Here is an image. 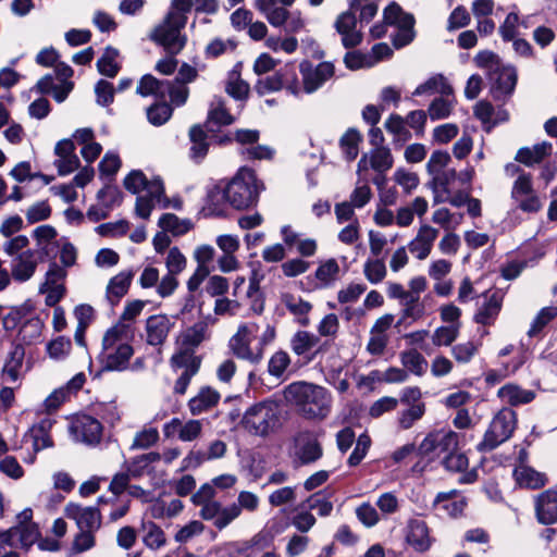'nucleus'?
Masks as SVG:
<instances>
[{
    "instance_id": "nucleus-6",
    "label": "nucleus",
    "mask_w": 557,
    "mask_h": 557,
    "mask_svg": "<svg viewBox=\"0 0 557 557\" xmlns=\"http://www.w3.org/2000/svg\"><path fill=\"white\" fill-rule=\"evenodd\" d=\"M228 203L235 209H246L257 202L260 188L256 173L248 168H240L231 181H225Z\"/></svg>"
},
{
    "instance_id": "nucleus-34",
    "label": "nucleus",
    "mask_w": 557,
    "mask_h": 557,
    "mask_svg": "<svg viewBox=\"0 0 557 557\" xmlns=\"http://www.w3.org/2000/svg\"><path fill=\"white\" fill-rule=\"evenodd\" d=\"M406 540L417 552H425L431 546L429 529L422 520H411L408 525Z\"/></svg>"
},
{
    "instance_id": "nucleus-15",
    "label": "nucleus",
    "mask_w": 557,
    "mask_h": 557,
    "mask_svg": "<svg viewBox=\"0 0 557 557\" xmlns=\"http://www.w3.org/2000/svg\"><path fill=\"white\" fill-rule=\"evenodd\" d=\"M210 331L208 321H198L191 326L183 331L178 337V348L174 355H187L195 360H201L199 356L195 354L196 348L209 339Z\"/></svg>"
},
{
    "instance_id": "nucleus-43",
    "label": "nucleus",
    "mask_w": 557,
    "mask_h": 557,
    "mask_svg": "<svg viewBox=\"0 0 557 557\" xmlns=\"http://www.w3.org/2000/svg\"><path fill=\"white\" fill-rule=\"evenodd\" d=\"M513 476L520 486L533 490L544 486L546 481L543 473L524 465H520L515 469Z\"/></svg>"
},
{
    "instance_id": "nucleus-8",
    "label": "nucleus",
    "mask_w": 557,
    "mask_h": 557,
    "mask_svg": "<svg viewBox=\"0 0 557 557\" xmlns=\"http://www.w3.org/2000/svg\"><path fill=\"white\" fill-rule=\"evenodd\" d=\"M385 26L394 27L388 36L395 49L408 46L416 37L413 15L404 12L396 2L385 7Z\"/></svg>"
},
{
    "instance_id": "nucleus-44",
    "label": "nucleus",
    "mask_w": 557,
    "mask_h": 557,
    "mask_svg": "<svg viewBox=\"0 0 557 557\" xmlns=\"http://www.w3.org/2000/svg\"><path fill=\"white\" fill-rule=\"evenodd\" d=\"M283 304L287 310L296 317L297 321L306 326L309 324L308 313L311 310V305L300 297L292 294H285L282 298Z\"/></svg>"
},
{
    "instance_id": "nucleus-39",
    "label": "nucleus",
    "mask_w": 557,
    "mask_h": 557,
    "mask_svg": "<svg viewBox=\"0 0 557 557\" xmlns=\"http://www.w3.org/2000/svg\"><path fill=\"white\" fill-rule=\"evenodd\" d=\"M502 301L503 297L497 292L486 296V301L475 313L474 321L483 325L492 324L500 311Z\"/></svg>"
},
{
    "instance_id": "nucleus-48",
    "label": "nucleus",
    "mask_w": 557,
    "mask_h": 557,
    "mask_svg": "<svg viewBox=\"0 0 557 557\" xmlns=\"http://www.w3.org/2000/svg\"><path fill=\"white\" fill-rule=\"evenodd\" d=\"M143 542L152 550H158L166 544V536L164 531L154 522H143Z\"/></svg>"
},
{
    "instance_id": "nucleus-42",
    "label": "nucleus",
    "mask_w": 557,
    "mask_h": 557,
    "mask_svg": "<svg viewBox=\"0 0 557 557\" xmlns=\"http://www.w3.org/2000/svg\"><path fill=\"white\" fill-rule=\"evenodd\" d=\"M234 117L227 112L224 101L221 98H215L211 103L207 119V127L209 131L214 132V127L231 125Z\"/></svg>"
},
{
    "instance_id": "nucleus-23",
    "label": "nucleus",
    "mask_w": 557,
    "mask_h": 557,
    "mask_svg": "<svg viewBox=\"0 0 557 557\" xmlns=\"http://www.w3.org/2000/svg\"><path fill=\"white\" fill-rule=\"evenodd\" d=\"M173 326L174 322L166 314L150 315L145 325L146 343L150 346H162Z\"/></svg>"
},
{
    "instance_id": "nucleus-63",
    "label": "nucleus",
    "mask_w": 557,
    "mask_h": 557,
    "mask_svg": "<svg viewBox=\"0 0 557 557\" xmlns=\"http://www.w3.org/2000/svg\"><path fill=\"white\" fill-rule=\"evenodd\" d=\"M172 113L171 106L165 102L152 104L147 109L148 121L156 126L164 124L172 116Z\"/></svg>"
},
{
    "instance_id": "nucleus-49",
    "label": "nucleus",
    "mask_w": 557,
    "mask_h": 557,
    "mask_svg": "<svg viewBox=\"0 0 557 557\" xmlns=\"http://www.w3.org/2000/svg\"><path fill=\"white\" fill-rule=\"evenodd\" d=\"M400 360L407 370L418 376H422L428 370L426 359L417 349L403 351Z\"/></svg>"
},
{
    "instance_id": "nucleus-12",
    "label": "nucleus",
    "mask_w": 557,
    "mask_h": 557,
    "mask_svg": "<svg viewBox=\"0 0 557 557\" xmlns=\"http://www.w3.org/2000/svg\"><path fill=\"white\" fill-rule=\"evenodd\" d=\"M258 331L255 323H244L237 329V332L231 337L228 346L232 352L239 359L247 360L251 363H259L262 359L261 351H252L250 344Z\"/></svg>"
},
{
    "instance_id": "nucleus-9",
    "label": "nucleus",
    "mask_w": 557,
    "mask_h": 557,
    "mask_svg": "<svg viewBox=\"0 0 557 557\" xmlns=\"http://www.w3.org/2000/svg\"><path fill=\"white\" fill-rule=\"evenodd\" d=\"M516 424L517 414L512 409L504 408L498 411L490 423L482 442L478 444V450L485 453L495 449L511 437Z\"/></svg>"
},
{
    "instance_id": "nucleus-37",
    "label": "nucleus",
    "mask_w": 557,
    "mask_h": 557,
    "mask_svg": "<svg viewBox=\"0 0 557 557\" xmlns=\"http://www.w3.org/2000/svg\"><path fill=\"white\" fill-rule=\"evenodd\" d=\"M34 314V306L27 300L18 306L10 308L9 312L2 318V325L5 331H14L17 326Z\"/></svg>"
},
{
    "instance_id": "nucleus-45",
    "label": "nucleus",
    "mask_w": 557,
    "mask_h": 557,
    "mask_svg": "<svg viewBox=\"0 0 557 557\" xmlns=\"http://www.w3.org/2000/svg\"><path fill=\"white\" fill-rule=\"evenodd\" d=\"M58 233L55 228L51 225L45 224L37 226L33 231V237L36 240V249L39 253L45 257L51 256V246L53 245V240L55 239Z\"/></svg>"
},
{
    "instance_id": "nucleus-17",
    "label": "nucleus",
    "mask_w": 557,
    "mask_h": 557,
    "mask_svg": "<svg viewBox=\"0 0 557 557\" xmlns=\"http://www.w3.org/2000/svg\"><path fill=\"white\" fill-rule=\"evenodd\" d=\"M300 73L302 76V84L300 83L302 94H312L333 77L334 65L331 62H321L317 66H312L309 62H302Z\"/></svg>"
},
{
    "instance_id": "nucleus-16",
    "label": "nucleus",
    "mask_w": 557,
    "mask_h": 557,
    "mask_svg": "<svg viewBox=\"0 0 557 557\" xmlns=\"http://www.w3.org/2000/svg\"><path fill=\"white\" fill-rule=\"evenodd\" d=\"M70 434L75 442L96 445L101 440L102 425L91 416H78L71 422Z\"/></svg>"
},
{
    "instance_id": "nucleus-10",
    "label": "nucleus",
    "mask_w": 557,
    "mask_h": 557,
    "mask_svg": "<svg viewBox=\"0 0 557 557\" xmlns=\"http://www.w3.org/2000/svg\"><path fill=\"white\" fill-rule=\"evenodd\" d=\"M260 96L286 90L288 94L299 97L302 95L300 81L298 79L297 69L294 63L285 64L272 75L259 78L255 86Z\"/></svg>"
},
{
    "instance_id": "nucleus-61",
    "label": "nucleus",
    "mask_w": 557,
    "mask_h": 557,
    "mask_svg": "<svg viewBox=\"0 0 557 557\" xmlns=\"http://www.w3.org/2000/svg\"><path fill=\"white\" fill-rule=\"evenodd\" d=\"M297 486H284L273 491L269 497V504L273 507H281L293 504L297 498Z\"/></svg>"
},
{
    "instance_id": "nucleus-56",
    "label": "nucleus",
    "mask_w": 557,
    "mask_h": 557,
    "mask_svg": "<svg viewBox=\"0 0 557 557\" xmlns=\"http://www.w3.org/2000/svg\"><path fill=\"white\" fill-rule=\"evenodd\" d=\"M317 342L318 338L313 334L306 331H298L290 339V348L296 355L302 356L310 351Z\"/></svg>"
},
{
    "instance_id": "nucleus-5",
    "label": "nucleus",
    "mask_w": 557,
    "mask_h": 557,
    "mask_svg": "<svg viewBox=\"0 0 557 557\" xmlns=\"http://www.w3.org/2000/svg\"><path fill=\"white\" fill-rule=\"evenodd\" d=\"M187 16L177 12H168L164 18L153 27L149 38L156 45L162 47L168 54H178L187 44L184 28Z\"/></svg>"
},
{
    "instance_id": "nucleus-18",
    "label": "nucleus",
    "mask_w": 557,
    "mask_h": 557,
    "mask_svg": "<svg viewBox=\"0 0 557 557\" xmlns=\"http://www.w3.org/2000/svg\"><path fill=\"white\" fill-rule=\"evenodd\" d=\"M46 257L35 249H26L16 255L11 261V275L20 283L29 281Z\"/></svg>"
},
{
    "instance_id": "nucleus-32",
    "label": "nucleus",
    "mask_w": 557,
    "mask_h": 557,
    "mask_svg": "<svg viewBox=\"0 0 557 557\" xmlns=\"http://www.w3.org/2000/svg\"><path fill=\"white\" fill-rule=\"evenodd\" d=\"M25 349L22 344H14L10 350L3 367V377L11 383H16L22 376V367Z\"/></svg>"
},
{
    "instance_id": "nucleus-52",
    "label": "nucleus",
    "mask_w": 557,
    "mask_h": 557,
    "mask_svg": "<svg viewBox=\"0 0 557 557\" xmlns=\"http://www.w3.org/2000/svg\"><path fill=\"white\" fill-rule=\"evenodd\" d=\"M361 135L356 128H349L341 138L339 145L343 154L348 161H352L359 153Z\"/></svg>"
},
{
    "instance_id": "nucleus-30",
    "label": "nucleus",
    "mask_w": 557,
    "mask_h": 557,
    "mask_svg": "<svg viewBox=\"0 0 557 557\" xmlns=\"http://www.w3.org/2000/svg\"><path fill=\"white\" fill-rule=\"evenodd\" d=\"M133 276V271H122L109 281L106 290V298L111 306L117 305L127 294Z\"/></svg>"
},
{
    "instance_id": "nucleus-33",
    "label": "nucleus",
    "mask_w": 557,
    "mask_h": 557,
    "mask_svg": "<svg viewBox=\"0 0 557 557\" xmlns=\"http://www.w3.org/2000/svg\"><path fill=\"white\" fill-rule=\"evenodd\" d=\"M220 397L218 391L210 386H203L199 389L198 394L188 401V408L191 414H201L216 406Z\"/></svg>"
},
{
    "instance_id": "nucleus-60",
    "label": "nucleus",
    "mask_w": 557,
    "mask_h": 557,
    "mask_svg": "<svg viewBox=\"0 0 557 557\" xmlns=\"http://www.w3.org/2000/svg\"><path fill=\"white\" fill-rule=\"evenodd\" d=\"M436 435V445H437V456L440 455H448L458 449V434L454 431L448 432H438L435 431Z\"/></svg>"
},
{
    "instance_id": "nucleus-57",
    "label": "nucleus",
    "mask_w": 557,
    "mask_h": 557,
    "mask_svg": "<svg viewBox=\"0 0 557 557\" xmlns=\"http://www.w3.org/2000/svg\"><path fill=\"white\" fill-rule=\"evenodd\" d=\"M406 124V121L396 114H392L385 123V128L394 134L395 139L399 146H403V144H405L411 137V133L407 128Z\"/></svg>"
},
{
    "instance_id": "nucleus-58",
    "label": "nucleus",
    "mask_w": 557,
    "mask_h": 557,
    "mask_svg": "<svg viewBox=\"0 0 557 557\" xmlns=\"http://www.w3.org/2000/svg\"><path fill=\"white\" fill-rule=\"evenodd\" d=\"M389 295L394 298H399L406 306L405 315L417 317L419 312H414L416 304L419 297L412 293L405 290L400 285L393 284L389 286Z\"/></svg>"
},
{
    "instance_id": "nucleus-53",
    "label": "nucleus",
    "mask_w": 557,
    "mask_h": 557,
    "mask_svg": "<svg viewBox=\"0 0 557 557\" xmlns=\"http://www.w3.org/2000/svg\"><path fill=\"white\" fill-rule=\"evenodd\" d=\"M338 273L339 265L335 259L331 258L320 263L315 270V277L321 287H326L336 281Z\"/></svg>"
},
{
    "instance_id": "nucleus-21",
    "label": "nucleus",
    "mask_w": 557,
    "mask_h": 557,
    "mask_svg": "<svg viewBox=\"0 0 557 557\" xmlns=\"http://www.w3.org/2000/svg\"><path fill=\"white\" fill-rule=\"evenodd\" d=\"M65 515L76 522L79 530L98 531L101 527V515L97 507H83L70 503L65 507Z\"/></svg>"
},
{
    "instance_id": "nucleus-14",
    "label": "nucleus",
    "mask_w": 557,
    "mask_h": 557,
    "mask_svg": "<svg viewBox=\"0 0 557 557\" xmlns=\"http://www.w3.org/2000/svg\"><path fill=\"white\" fill-rule=\"evenodd\" d=\"M487 76L491 82V94L495 100L506 101L513 94L518 79L515 66L502 63Z\"/></svg>"
},
{
    "instance_id": "nucleus-31",
    "label": "nucleus",
    "mask_w": 557,
    "mask_h": 557,
    "mask_svg": "<svg viewBox=\"0 0 557 557\" xmlns=\"http://www.w3.org/2000/svg\"><path fill=\"white\" fill-rule=\"evenodd\" d=\"M226 444L223 441L216 440L210 443L208 450L190 451L184 459V468H197L203 461L221 458L225 455Z\"/></svg>"
},
{
    "instance_id": "nucleus-20",
    "label": "nucleus",
    "mask_w": 557,
    "mask_h": 557,
    "mask_svg": "<svg viewBox=\"0 0 557 557\" xmlns=\"http://www.w3.org/2000/svg\"><path fill=\"white\" fill-rule=\"evenodd\" d=\"M170 363L174 371L182 370V373L175 382L174 392L183 395L186 393L191 377L199 371L201 360H195L187 355H173Z\"/></svg>"
},
{
    "instance_id": "nucleus-36",
    "label": "nucleus",
    "mask_w": 557,
    "mask_h": 557,
    "mask_svg": "<svg viewBox=\"0 0 557 557\" xmlns=\"http://www.w3.org/2000/svg\"><path fill=\"white\" fill-rule=\"evenodd\" d=\"M434 506L438 511H444L450 517H457L462 513L466 502L462 497H458L457 491L453 490L447 493H438L434 499Z\"/></svg>"
},
{
    "instance_id": "nucleus-64",
    "label": "nucleus",
    "mask_w": 557,
    "mask_h": 557,
    "mask_svg": "<svg viewBox=\"0 0 557 557\" xmlns=\"http://www.w3.org/2000/svg\"><path fill=\"white\" fill-rule=\"evenodd\" d=\"M557 317V307L550 306L543 308L535 317L528 335L533 337L537 335L553 319Z\"/></svg>"
},
{
    "instance_id": "nucleus-2",
    "label": "nucleus",
    "mask_w": 557,
    "mask_h": 557,
    "mask_svg": "<svg viewBox=\"0 0 557 557\" xmlns=\"http://www.w3.org/2000/svg\"><path fill=\"white\" fill-rule=\"evenodd\" d=\"M283 396L305 418L324 419L331 412V393L320 385L305 381L293 382L284 388Z\"/></svg>"
},
{
    "instance_id": "nucleus-54",
    "label": "nucleus",
    "mask_w": 557,
    "mask_h": 557,
    "mask_svg": "<svg viewBox=\"0 0 557 557\" xmlns=\"http://www.w3.org/2000/svg\"><path fill=\"white\" fill-rule=\"evenodd\" d=\"M425 413V404H414L408 406L407 409L399 412L397 417V425L401 430L410 429Z\"/></svg>"
},
{
    "instance_id": "nucleus-7",
    "label": "nucleus",
    "mask_w": 557,
    "mask_h": 557,
    "mask_svg": "<svg viewBox=\"0 0 557 557\" xmlns=\"http://www.w3.org/2000/svg\"><path fill=\"white\" fill-rule=\"evenodd\" d=\"M242 423L250 434L267 436L278 426L280 407L273 400L257 403L245 411Z\"/></svg>"
},
{
    "instance_id": "nucleus-51",
    "label": "nucleus",
    "mask_w": 557,
    "mask_h": 557,
    "mask_svg": "<svg viewBox=\"0 0 557 557\" xmlns=\"http://www.w3.org/2000/svg\"><path fill=\"white\" fill-rule=\"evenodd\" d=\"M119 51L113 47H107L102 57L97 61V69L101 75L115 77L120 71L117 63Z\"/></svg>"
},
{
    "instance_id": "nucleus-26",
    "label": "nucleus",
    "mask_w": 557,
    "mask_h": 557,
    "mask_svg": "<svg viewBox=\"0 0 557 557\" xmlns=\"http://www.w3.org/2000/svg\"><path fill=\"white\" fill-rule=\"evenodd\" d=\"M383 59V42L375 44L371 52L362 53L358 50L348 51L344 57L345 65L349 70L372 67Z\"/></svg>"
},
{
    "instance_id": "nucleus-35",
    "label": "nucleus",
    "mask_w": 557,
    "mask_h": 557,
    "mask_svg": "<svg viewBox=\"0 0 557 557\" xmlns=\"http://www.w3.org/2000/svg\"><path fill=\"white\" fill-rule=\"evenodd\" d=\"M552 150L553 145L548 141H543L534 145L532 148L524 147L519 149L515 159L527 166H532L542 162L552 153Z\"/></svg>"
},
{
    "instance_id": "nucleus-22",
    "label": "nucleus",
    "mask_w": 557,
    "mask_h": 557,
    "mask_svg": "<svg viewBox=\"0 0 557 557\" xmlns=\"http://www.w3.org/2000/svg\"><path fill=\"white\" fill-rule=\"evenodd\" d=\"M357 9H348L341 13L335 21V28L342 37V44L345 48H354L362 40L361 33L357 29V18L355 12Z\"/></svg>"
},
{
    "instance_id": "nucleus-40",
    "label": "nucleus",
    "mask_w": 557,
    "mask_h": 557,
    "mask_svg": "<svg viewBox=\"0 0 557 557\" xmlns=\"http://www.w3.org/2000/svg\"><path fill=\"white\" fill-rule=\"evenodd\" d=\"M44 329V322L37 315H32L25 320L18 330V338L21 344L33 345L40 342Z\"/></svg>"
},
{
    "instance_id": "nucleus-24",
    "label": "nucleus",
    "mask_w": 557,
    "mask_h": 557,
    "mask_svg": "<svg viewBox=\"0 0 557 557\" xmlns=\"http://www.w3.org/2000/svg\"><path fill=\"white\" fill-rule=\"evenodd\" d=\"M295 456L301 465H308L321 458V445L312 433L299 432L295 436Z\"/></svg>"
},
{
    "instance_id": "nucleus-4",
    "label": "nucleus",
    "mask_w": 557,
    "mask_h": 557,
    "mask_svg": "<svg viewBox=\"0 0 557 557\" xmlns=\"http://www.w3.org/2000/svg\"><path fill=\"white\" fill-rule=\"evenodd\" d=\"M133 330L128 323L117 322L102 338L100 362L107 371H124L128 368L134 349L129 344Z\"/></svg>"
},
{
    "instance_id": "nucleus-47",
    "label": "nucleus",
    "mask_w": 557,
    "mask_h": 557,
    "mask_svg": "<svg viewBox=\"0 0 557 557\" xmlns=\"http://www.w3.org/2000/svg\"><path fill=\"white\" fill-rule=\"evenodd\" d=\"M440 92L442 96L453 95V87L448 84L446 78L442 74H436L430 77L426 82L419 85L413 91L414 96H421L424 94Z\"/></svg>"
},
{
    "instance_id": "nucleus-3",
    "label": "nucleus",
    "mask_w": 557,
    "mask_h": 557,
    "mask_svg": "<svg viewBox=\"0 0 557 557\" xmlns=\"http://www.w3.org/2000/svg\"><path fill=\"white\" fill-rule=\"evenodd\" d=\"M124 187L137 195L135 213L138 218L149 219L154 208L166 209L170 205L164 185L160 177L149 181L140 170H133L124 178Z\"/></svg>"
},
{
    "instance_id": "nucleus-41",
    "label": "nucleus",
    "mask_w": 557,
    "mask_h": 557,
    "mask_svg": "<svg viewBox=\"0 0 557 557\" xmlns=\"http://www.w3.org/2000/svg\"><path fill=\"white\" fill-rule=\"evenodd\" d=\"M189 138L191 143L189 156L194 161L199 162L208 153V136L200 125H194L189 131Z\"/></svg>"
},
{
    "instance_id": "nucleus-59",
    "label": "nucleus",
    "mask_w": 557,
    "mask_h": 557,
    "mask_svg": "<svg viewBox=\"0 0 557 557\" xmlns=\"http://www.w3.org/2000/svg\"><path fill=\"white\" fill-rule=\"evenodd\" d=\"M457 178V172L455 169H445L436 175L432 176V181L429 183L434 193L442 188L446 195L451 194L450 185L455 183Z\"/></svg>"
},
{
    "instance_id": "nucleus-19",
    "label": "nucleus",
    "mask_w": 557,
    "mask_h": 557,
    "mask_svg": "<svg viewBox=\"0 0 557 557\" xmlns=\"http://www.w3.org/2000/svg\"><path fill=\"white\" fill-rule=\"evenodd\" d=\"M199 507V516L206 521H211L218 530L225 529L239 517V509L235 504L223 507L220 502L214 500Z\"/></svg>"
},
{
    "instance_id": "nucleus-50",
    "label": "nucleus",
    "mask_w": 557,
    "mask_h": 557,
    "mask_svg": "<svg viewBox=\"0 0 557 557\" xmlns=\"http://www.w3.org/2000/svg\"><path fill=\"white\" fill-rule=\"evenodd\" d=\"M158 225L164 232H170L174 236L183 235L193 227V224L189 220H181L172 213H163L159 219Z\"/></svg>"
},
{
    "instance_id": "nucleus-25",
    "label": "nucleus",
    "mask_w": 557,
    "mask_h": 557,
    "mask_svg": "<svg viewBox=\"0 0 557 557\" xmlns=\"http://www.w3.org/2000/svg\"><path fill=\"white\" fill-rule=\"evenodd\" d=\"M228 194L225 181H219L208 188L202 210L206 215L222 216L226 212Z\"/></svg>"
},
{
    "instance_id": "nucleus-62",
    "label": "nucleus",
    "mask_w": 557,
    "mask_h": 557,
    "mask_svg": "<svg viewBox=\"0 0 557 557\" xmlns=\"http://www.w3.org/2000/svg\"><path fill=\"white\" fill-rule=\"evenodd\" d=\"M70 338L59 336L47 344V352L51 359L63 360L71 351Z\"/></svg>"
},
{
    "instance_id": "nucleus-55",
    "label": "nucleus",
    "mask_w": 557,
    "mask_h": 557,
    "mask_svg": "<svg viewBox=\"0 0 557 557\" xmlns=\"http://www.w3.org/2000/svg\"><path fill=\"white\" fill-rule=\"evenodd\" d=\"M460 323L440 326L432 334L433 345L436 347L450 346L459 335Z\"/></svg>"
},
{
    "instance_id": "nucleus-1",
    "label": "nucleus",
    "mask_w": 557,
    "mask_h": 557,
    "mask_svg": "<svg viewBox=\"0 0 557 557\" xmlns=\"http://www.w3.org/2000/svg\"><path fill=\"white\" fill-rule=\"evenodd\" d=\"M362 117L367 124L371 125L369 138L373 149L362 156L357 172L360 178L367 182L371 181L376 185L379 198L383 201V134L376 126L381 113L375 106L368 104L362 110Z\"/></svg>"
},
{
    "instance_id": "nucleus-38",
    "label": "nucleus",
    "mask_w": 557,
    "mask_h": 557,
    "mask_svg": "<svg viewBox=\"0 0 557 557\" xmlns=\"http://www.w3.org/2000/svg\"><path fill=\"white\" fill-rule=\"evenodd\" d=\"M497 395L503 401L511 406L529 404L535 397V393L533 391L523 389L516 384L504 385L498 389Z\"/></svg>"
},
{
    "instance_id": "nucleus-11",
    "label": "nucleus",
    "mask_w": 557,
    "mask_h": 557,
    "mask_svg": "<svg viewBox=\"0 0 557 557\" xmlns=\"http://www.w3.org/2000/svg\"><path fill=\"white\" fill-rule=\"evenodd\" d=\"M255 8L273 27L286 25L289 33H298L305 27L300 13H290L286 8L277 5V0H256Z\"/></svg>"
},
{
    "instance_id": "nucleus-27",
    "label": "nucleus",
    "mask_w": 557,
    "mask_h": 557,
    "mask_svg": "<svg viewBox=\"0 0 557 557\" xmlns=\"http://www.w3.org/2000/svg\"><path fill=\"white\" fill-rule=\"evenodd\" d=\"M438 236V231L430 225H422L417 236L410 242L409 250L419 260L425 259L433 247V243Z\"/></svg>"
},
{
    "instance_id": "nucleus-28",
    "label": "nucleus",
    "mask_w": 557,
    "mask_h": 557,
    "mask_svg": "<svg viewBox=\"0 0 557 557\" xmlns=\"http://www.w3.org/2000/svg\"><path fill=\"white\" fill-rule=\"evenodd\" d=\"M535 510L542 524H553L557 521V492L547 490L536 498Z\"/></svg>"
},
{
    "instance_id": "nucleus-13",
    "label": "nucleus",
    "mask_w": 557,
    "mask_h": 557,
    "mask_svg": "<svg viewBox=\"0 0 557 557\" xmlns=\"http://www.w3.org/2000/svg\"><path fill=\"white\" fill-rule=\"evenodd\" d=\"M511 199L523 212L535 213L541 210L542 202L533 189L531 174L521 173L517 177L512 185Z\"/></svg>"
},
{
    "instance_id": "nucleus-29",
    "label": "nucleus",
    "mask_w": 557,
    "mask_h": 557,
    "mask_svg": "<svg viewBox=\"0 0 557 557\" xmlns=\"http://www.w3.org/2000/svg\"><path fill=\"white\" fill-rule=\"evenodd\" d=\"M54 422L52 418L46 417L34 424L26 433L25 438L32 441L33 448L36 453L53 445L49 433Z\"/></svg>"
},
{
    "instance_id": "nucleus-46",
    "label": "nucleus",
    "mask_w": 557,
    "mask_h": 557,
    "mask_svg": "<svg viewBox=\"0 0 557 557\" xmlns=\"http://www.w3.org/2000/svg\"><path fill=\"white\" fill-rule=\"evenodd\" d=\"M168 88V81H160L150 74H146L137 86V94L143 97L154 96L160 100H164L163 90H169Z\"/></svg>"
}]
</instances>
